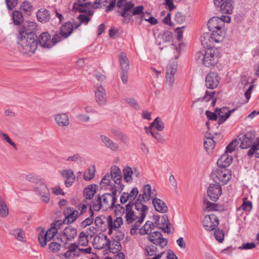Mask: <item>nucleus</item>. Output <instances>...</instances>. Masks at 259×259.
Returning a JSON list of instances; mask_svg holds the SVG:
<instances>
[{
  "mask_svg": "<svg viewBox=\"0 0 259 259\" xmlns=\"http://www.w3.org/2000/svg\"><path fill=\"white\" fill-rule=\"evenodd\" d=\"M121 182L122 175L120 169L116 165L112 166L110 174L105 175L100 183L102 188L108 186V189L112 193H106L101 196L98 195L96 196L91 206L94 211H98L101 209L106 210L115 208L117 193H121L124 187Z\"/></svg>",
  "mask_w": 259,
  "mask_h": 259,
  "instance_id": "nucleus-1",
  "label": "nucleus"
},
{
  "mask_svg": "<svg viewBox=\"0 0 259 259\" xmlns=\"http://www.w3.org/2000/svg\"><path fill=\"white\" fill-rule=\"evenodd\" d=\"M29 27L31 28L21 27L19 30V49L23 54L34 53L37 47V36L34 30L36 24L30 22Z\"/></svg>",
  "mask_w": 259,
  "mask_h": 259,
  "instance_id": "nucleus-2",
  "label": "nucleus"
},
{
  "mask_svg": "<svg viewBox=\"0 0 259 259\" xmlns=\"http://www.w3.org/2000/svg\"><path fill=\"white\" fill-rule=\"evenodd\" d=\"M157 196L156 190L154 189H151L149 184L145 185L143 189V193L138 196V199L134 202L136 210L140 211V218L139 220L133 225L131 229V233L134 235L143 222L146 214L148 213V208L144 203L148 202L150 199H152Z\"/></svg>",
  "mask_w": 259,
  "mask_h": 259,
  "instance_id": "nucleus-3",
  "label": "nucleus"
},
{
  "mask_svg": "<svg viewBox=\"0 0 259 259\" xmlns=\"http://www.w3.org/2000/svg\"><path fill=\"white\" fill-rule=\"evenodd\" d=\"M197 61L202 62L207 67H214L218 62L219 57V51L215 48H209L205 52L199 51L195 56Z\"/></svg>",
  "mask_w": 259,
  "mask_h": 259,
  "instance_id": "nucleus-4",
  "label": "nucleus"
},
{
  "mask_svg": "<svg viewBox=\"0 0 259 259\" xmlns=\"http://www.w3.org/2000/svg\"><path fill=\"white\" fill-rule=\"evenodd\" d=\"M135 206L134 202H129L126 205L125 208L121 206L119 204H116L115 206V212L116 215H122L125 213V222L127 224H133L134 222V224L139 220L140 218V211L135 212L133 210V207Z\"/></svg>",
  "mask_w": 259,
  "mask_h": 259,
  "instance_id": "nucleus-5",
  "label": "nucleus"
},
{
  "mask_svg": "<svg viewBox=\"0 0 259 259\" xmlns=\"http://www.w3.org/2000/svg\"><path fill=\"white\" fill-rule=\"evenodd\" d=\"M210 32H211L210 35L208 34H204L201 37V41L203 46H210V44H208V40L210 42L211 41L217 43L221 42L226 35V32L224 28L218 29V30H214V31Z\"/></svg>",
  "mask_w": 259,
  "mask_h": 259,
  "instance_id": "nucleus-6",
  "label": "nucleus"
},
{
  "mask_svg": "<svg viewBox=\"0 0 259 259\" xmlns=\"http://www.w3.org/2000/svg\"><path fill=\"white\" fill-rule=\"evenodd\" d=\"M211 177L216 184L225 185L231 179V171L226 168L219 167L212 171Z\"/></svg>",
  "mask_w": 259,
  "mask_h": 259,
  "instance_id": "nucleus-7",
  "label": "nucleus"
},
{
  "mask_svg": "<svg viewBox=\"0 0 259 259\" xmlns=\"http://www.w3.org/2000/svg\"><path fill=\"white\" fill-rule=\"evenodd\" d=\"M135 4L131 1L127 0H118L117 2V7L120 9V16L123 18V21L128 22L132 18L130 14Z\"/></svg>",
  "mask_w": 259,
  "mask_h": 259,
  "instance_id": "nucleus-8",
  "label": "nucleus"
},
{
  "mask_svg": "<svg viewBox=\"0 0 259 259\" xmlns=\"http://www.w3.org/2000/svg\"><path fill=\"white\" fill-rule=\"evenodd\" d=\"M77 235V230L71 226L66 227L63 231L58 233V240L63 245H66L73 240Z\"/></svg>",
  "mask_w": 259,
  "mask_h": 259,
  "instance_id": "nucleus-9",
  "label": "nucleus"
},
{
  "mask_svg": "<svg viewBox=\"0 0 259 259\" xmlns=\"http://www.w3.org/2000/svg\"><path fill=\"white\" fill-rule=\"evenodd\" d=\"M230 21L231 18L229 16L222 15L220 17H213L208 21V28L210 31L223 28L224 27V23H229Z\"/></svg>",
  "mask_w": 259,
  "mask_h": 259,
  "instance_id": "nucleus-10",
  "label": "nucleus"
},
{
  "mask_svg": "<svg viewBox=\"0 0 259 259\" xmlns=\"http://www.w3.org/2000/svg\"><path fill=\"white\" fill-rule=\"evenodd\" d=\"M34 191L38 195L41 200L46 203L50 201V192L46 184L43 182H39L37 185L34 186Z\"/></svg>",
  "mask_w": 259,
  "mask_h": 259,
  "instance_id": "nucleus-11",
  "label": "nucleus"
},
{
  "mask_svg": "<svg viewBox=\"0 0 259 259\" xmlns=\"http://www.w3.org/2000/svg\"><path fill=\"white\" fill-rule=\"evenodd\" d=\"M203 226L207 231L214 230L219 224V220L216 215L210 214L205 215L203 220Z\"/></svg>",
  "mask_w": 259,
  "mask_h": 259,
  "instance_id": "nucleus-12",
  "label": "nucleus"
},
{
  "mask_svg": "<svg viewBox=\"0 0 259 259\" xmlns=\"http://www.w3.org/2000/svg\"><path fill=\"white\" fill-rule=\"evenodd\" d=\"M57 233L56 229L51 227L46 232L44 230L41 231L38 236L40 246L45 247L47 244V242L51 241Z\"/></svg>",
  "mask_w": 259,
  "mask_h": 259,
  "instance_id": "nucleus-13",
  "label": "nucleus"
},
{
  "mask_svg": "<svg viewBox=\"0 0 259 259\" xmlns=\"http://www.w3.org/2000/svg\"><path fill=\"white\" fill-rule=\"evenodd\" d=\"M214 4L220 8L223 14H231L234 9L233 2L230 0H214Z\"/></svg>",
  "mask_w": 259,
  "mask_h": 259,
  "instance_id": "nucleus-14",
  "label": "nucleus"
},
{
  "mask_svg": "<svg viewBox=\"0 0 259 259\" xmlns=\"http://www.w3.org/2000/svg\"><path fill=\"white\" fill-rule=\"evenodd\" d=\"M148 239L154 244L159 245L162 248L165 247L167 244L166 239L162 237V234L159 231H154L151 233L148 236Z\"/></svg>",
  "mask_w": 259,
  "mask_h": 259,
  "instance_id": "nucleus-15",
  "label": "nucleus"
},
{
  "mask_svg": "<svg viewBox=\"0 0 259 259\" xmlns=\"http://www.w3.org/2000/svg\"><path fill=\"white\" fill-rule=\"evenodd\" d=\"M95 99L100 106H104L107 102L106 90L102 85H97L95 91Z\"/></svg>",
  "mask_w": 259,
  "mask_h": 259,
  "instance_id": "nucleus-16",
  "label": "nucleus"
},
{
  "mask_svg": "<svg viewBox=\"0 0 259 259\" xmlns=\"http://www.w3.org/2000/svg\"><path fill=\"white\" fill-rule=\"evenodd\" d=\"M220 83L218 74L214 72H209L205 78L206 87L210 89L216 88Z\"/></svg>",
  "mask_w": 259,
  "mask_h": 259,
  "instance_id": "nucleus-17",
  "label": "nucleus"
},
{
  "mask_svg": "<svg viewBox=\"0 0 259 259\" xmlns=\"http://www.w3.org/2000/svg\"><path fill=\"white\" fill-rule=\"evenodd\" d=\"M208 196L212 201H216L222 194L221 184H210L207 190Z\"/></svg>",
  "mask_w": 259,
  "mask_h": 259,
  "instance_id": "nucleus-18",
  "label": "nucleus"
},
{
  "mask_svg": "<svg viewBox=\"0 0 259 259\" xmlns=\"http://www.w3.org/2000/svg\"><path fill=\"white\" fill-rule=\"evenodd\" d=\"M236 109H233L229 110L226 107H223L221 108H216L215 110V112L219 115L218 124L219 125L224 123L230 116L231 114Z\"/></svg>",
  "mask_w": 259,
  "mask_h": 259,
  "instance_id": "nucleus-19",
  "label": "nucleus"
},
{
  "mask_svg": "<svg viewBox=\"0 0 259 259\" xmlns=\"http://www.w3.org/2000/svg\"><path fill=\"white\" fill-rule=\"evenodd\" d=\"M100 139L104 146L112 151L116 152L119 150V146L118 144L114 142L109 137L105 135H101Z\"/></svg>",
  "mask_w": 259,
  "mask_h": 259,
  "instance_id": "nucleus-20",
  "label": "nucleus"
},
{
  "mask_svg": "<svg viewBox=\"0 0 259 259\" xmlns=\"http://www.w3.org/2000/svg\"><path fill=\"white\" fill-rule=\"evenodd\" d=\"M255 135L253 132H248L245 134L241 140L240 147L241 149H247L254 144Z\"/></svg>",
  "mask_w": 259,
  "mask_h": 259,
  "instance_id": "nucleus-21",
  "label": "nucleus"
},
{
  "mask_svg": "<svg viewBox=\"0 0 259 259\" xmlns=\"http://www.w3.org/2000/svg\"><path fill=\"white\" fill-rule=\"evenodd\" d=\"M60 174L64 179L66 187H69L72 186L75 180V176L72 170L70 169L61 170Z\"/></svg>",
  "mask_w": 259,
  "mask_h": 259,
  "instance_id": "nucleus-22",
  "label": "nucleus"
},
{
  "mask_svg": "<svg viewBox=\"0 0 259 259\" xmlns=\"http://www.w3.org/2000/svg\"><path fill=\"white\" fill-rule=\"evenodd\" d=\"M108 233L111 234L113 230H117L123 224V220L121 217H117L114 221L111 215L108 216Z\"/></svg>",
  "mask_w": 259,
  "mask_h": 259,
  "instance_id": "nucleus-23",
  "label": "nucleus"
},
{
  "mask_svg": "<svg viewBox=\"0 0 259 259\" xmlns=\"http://www.w3.org/2000/svg\"><path fill=\"white\" fill-rule=\"evenodd\" d=\"M64 214L65 215V221L67 220V224H70L77 220L79 215V212L73 208L67 207L64 210Z\"/></svg>",
  "mask_w": 259,
  "mask_h": 259,
  "instance_id": "nucleus-24",
  "label": "nucleus"
},
{
  "mask_svg": "<svg viewBox=\"0 0 259 259\" xmlns=\"http://www.w3.org/2000/svg\"><path fill=\"white\" fill-rule=\"evenodd\" d=\"M37 45L39 44L41 47L47 48H51L53 47L52 41L50 34L48 32H42L39 36Z\"/></svg>",
  "mask_w": 259,
  "mask_h": 259,
  "instance_id": "nucleus-25",
  "label": "nucleus"
},
{
  "mask_svg": "<svg viewBox=\"0 0 259 259\" xmlns=\"http://www.w3.org/2000/svg\"><path fill=\"white\" fill-rule=\"evenodd\" d=\"M54 118L57 124L61 127L67 126L70 123L69 118L67 113L56 114L54 116Z\"/></svg>",
  "mask_w": 259,
  "mask_h": 259,
  "instance_id": "nucleus-26",
  "label": "nucleus"
},
{
  "mask_svg": "<svg viewBox=\"0 0 259 259\" xmlns=\"http://www.w3.org/2000/svg\"><path fill=\"white\" fill-rule=\"evenodd\" d=\"M37 20L42 23H45L49 21L51 19V13L46 9L41 8L36 13Z\"/></svg>",
  "mask_w": 259,
  "mask_h": 259,
  "instance_id": "nucleus-27",
  "label": "nucleus"
},
{
  "mask_svg": "<svg viewBox=\"0 0 259 259\" xmlns=\"http://www.w3.org/2000/svg\"><path fill=\"white\" fill-rule=\"evenodd\" d=\"M94 220L96 226L101 231H104L108 229V217L100 215L96 217Z\"/></svg>",
  "mask_w": 259,
  "mask_h": 259,
  "instance_id": "nucleus-28",
  "label": "nucleus"
},
{
  "mask_svg": "<svg viewBox=\"0 0 259 259\" xmlns=\"http://www.w3.org/2000/svg\"><path fill=\"white\" fill-rule=\"evenodd\" d=\"M152 204L155 210L160 213L166 212L168 210L167 206L164 202L163 200L156 198V196L154 197L152 200Z\"/></svg>",
  "mask_w": 259,
  "mask_h": 259,
  "instance_id": "nucleus-29",
  "label": "nucleus"
},
{
  "mask_svg": "<svg viewBox=\"0 0 259 259\" xmlns=\"http://www.w3.org/2000/svg\"><path fill=\"white\" fill-rule=\"evenodd\" d=\"M73 31L72 23L70 21L65 22L61 27L59 32L63 38H67Z\"/></svg>",
  "mask_w": 259,
  "mask_h": 259,
  "instance_id": "nucleus-30",
  "label": "nucleus"
},
{
  "mask_svg": "<svg viewBox=\"0 0 259 259\" xmlns=\"http://www.w3.org/2000/svg\"><path fill=\"white\" fill-rule=\"evenodd\" d=\"M232 157L229 153L225 152L218 160L217 164L219 167L226 168L232 163Z\"/></svg>",
  "mask_w": 259,
  "mask_h": 259,
  "instance_id": "nucleus-31",
  "label": "nucleus"
},
{
  "mask_svg": "<svg viewBox=\"0 0 259 259\" xmlns=\"http://www.w3.org/2000/svg\"><path fill=\"white\" fill-rule=\"evenodd\" d=\"M107 246L109 247L110 252L113 253H116L121 250V245L119 241L115 240L106 242Z\"/></svg>",
  "mask_w": 259,
  "mask_h": 259,
  "instance_id": "nucleus-32",
  "label": "nucleus"
},
{
  "mask_svg": "<svg viewBox=\"0 0 259 259\" xmlns=\"http://www.w3.org/2000/svg\"><path fill=\"white\" fill-rule=\"evenodd\" d=\"M96 187L95 184H92L85 187L83 190V195L86 199L90 200L96 193Z\"/></svg>",
  "mask_w": 259,
  "mask_h": 259,
  "instance_id": "nucleus-33",
  "label": "nucleus"
},
{
  "mask_svg": "<svg viewBox=\"0 0 259 259\" xmlns=\"http://www.w3.org/2000/svg\"><path fill=\"white\" fill-rule=\"evenodd\" d=\"M119 59L121 71L128 70L130 68V64L126 54L124 52L120 53Z\"/></svg>",
  "mask_w": 259,
  "mask_h": 259,
  "instance_id": "nucleus-34",
  "label": "nucleus"
},
{
  "mask_svg": "<svg viewBox=\"0 0 259 259\" xmlns=\"http://www.w3.org/2000/svg\"><path fill=\"white\" fill-rule=\"evenodd\" d=\"M110 132L115 137L121 141L122 142L125 143L128 141V138L126 135L123 133L121 131L116 128H111L110 130Z\"/></svg>",
  "mask_w": 259,
  "mask_h": 259,
  "instance_id": "nucleus-35",
  "label": "nucleus"
},
{
  "mask_svg": "<svg viewBox=\"0 0 259 259\" xmlns=\"http://www.w3.org/2000/svg\"><path fill=\"white\" fill-rule=\"evenodd\" d=\"M10 234L14 236L16 239L19 241H25V233L24 231L19 228L14 229L11 231Z\"/></svg>",
  "mask_w": 259,
  "mask_h": 259,
  "instance_id": "nucleus-36",
  "label": "nucleus"
},
{
  "mask_svg": "<svg viewBox=\"0 0 259 259\" xmlns=\"http://www.w3.org/2000/svg\"><path fill=\"white\" fill-rule=\"evenodd\" d=\"M154 228L153 223L151 221H148L142 228L140 229V234L142 235L145 234H150L152 230Z\"/></svg>",
  "mask_w": 259,
  "mask_h": 259,
  "instance_id": "nucleus-37",
  "label": "nucleus"
},
{
  "mask_svg": "<svg viewBox=\"0 0 259 259\" xmlns=\"http://www.w3.org/2000/svg\"><path fill=\"white\" fill-rule=\"evenodd\" d=\"M92 209H93V207H92V206H91L90 209V215L89 217L87 218L85 220H84L80 223L79 226L81 228H85L87 226H89L93 224L94 220V211L92 210Z\"/></svg>",
  "mask_w": 259,
  "mask_h": 259,
  "instance_id": "nucleus-38",
  "label": "nucleus"
},
{
  "mask_svg": "<svg viewBox=\"0 0 259 259\" xmlns=\"http://www.w3.org/2000/svg\"><path fill=\"white\" fill-rule=\"evenodd\" d=\"M215 137H206L204 140V146L207 152L212 150L215 146V142L214 140Z\"/></svg>",
  "mask_w": 259,
  "mask_h": 259,
  "instance_id": "nucleus-39",
  "label": "nucleus"
},
{
  "mask_svg": "<svg viewBox=\"0 0 259 259\" xmlns=\"http://www.w3.org/2000/svg\"><path fill=\"white\" fill-rule=\"evenodd\" d=\"M134 174L132 168L128 166H125L123 169V176L126 182H131L132 180L133 174Z\"/></svg>",
  "mask_w": 259,
  "mask_h": 259,
  "instance_id": "nucleus-40",
  "label": "nucleus"
},
{
  "mask_svg": "<svg viewBox=\"0 0 259 259\" xmlns=\"http://www.w3.org/2000/svg\"><path fill=\"white\" fill-rule=\"evenodd\" d=\"M13 20L16 25H20L23 22V16L21 12L15 11L13 13Z\"/></svg>",
  "mask_w": 259,
  "mask_h": 259,
  "instance_id": "nucleus-41",
  "label": "nucleus"
},
{
  "mask_svg": "<svg viewBox=\"0 0 259 259\" xmlns=\"http://www.w3.org/2000/svg\"><path fill=\"white\" fill-rule=\"evenodd\" d=\"M151 126L154 127L156 130L159 132L163 130L164 125L163 122L159 117L156 118L154 121L151 123Z\"/></svg>",
  "mask_w": 259,
  "mask_h": 259,
  "instance_id": "nucleus-42",
  "label": "nucleus"
},
{
  "mask_svg": "<svg viewBox=\"0 0 259 259\" xmlns=\"http://www.w3.org/2000/svg\"><path fill=\"white\" fill-rule=\"evenodd\" d=\"M78 241L79 245L82 246H87L89 243L88 235L84 232H80L79 235Z\"/></svg>",
  "mask_w": 259,
  "mask_h": 259,
  "instance_id": "nucleus-43",
  "label": "nucleus"
},
{
  "mask_svg": "<svg viewBox=\"0 0 259 259\" xmlns=\"http://www.w3.org/2000/svg\"><path fill=\"white\" fill-rule=\"evenodd\" d=\"M9 214L8 208L5 201L0 197V215L2 217H6Z\"/></svg>",
  "mask_w": 259,
  "mask_h": 259,
  "instance_id": "nucleus-44",
  "label": "nucleus"
},
{
  "mask_svg": "<svg viewBox=\"0 0 259 259\" xmlns=\"http://www.w3.org/2000/svg\"><path fill=\"white\" fill-rule=\"evenodd\" d=\"M177 70V63L176 59L171 60L167 66L166 73L175 74Z\"/></svg>",
  "mask_w": 259,
  "mask_h": 259,
  "instance_id": "nucleus-45",
  "label": "nucleus"
},
{
  "mask_svg": "<svg viewBox=\"0 0 259 259\" xmlns=\"http://www.w3.org/2000/svg\"><path fill=\"white\" fill-rule=\"evenodd\" d=\"M0 136L3 138V139L9 144L11 146H12L15 149H17V145L16 144L12 141V140L10 139L9 135L3 132H0Z\"/></svg>",
  "mask_w": 259,
  "mask_h": 259,
  "instance_id": "nucleus-46",
  "label": "nucleus"
},
{
  "mask_svg": "<svg viewBox=\"0 0 259 259\" xmlns=\"http://www.w3.org/2000/svg\"><path fill=\"white\" fill-rule=\"evenodd\" d=\"M214 236L217 240L222 243L224 240V232L220 229H215L214 232Z\"/></svg>",
  "mask_w": 259,
  "mask_h": 259,
  "instance_id": "nucleus-47",
  "label": "nucleus"
},
{
  "mask_svg": "<svg viewBox=\"0 0 259 259\" xmlns=\"http://www.w3.org/2000/svg\"><path fill=\"white\" fill-rule=\"evenodd\" d=\"M157 249L154 246L151 245L146 247L145 249V255L147 256H152L155 255Z\"/></svg>",
  "mask_w": 259,
  "mask_h": 259,
  "instance_id": "nucleus-48",
  "label": "nucleus"
},
{
  "mask_svg": "<svg viewBox=\"0 0 259 259\" xmlns=\"http://www.w3.org/2000/svg\"><path fill=\"white\" fill-rule=\"evenodd\" d=\"M237 145V141L236 140H233L226 147L225 152L227 153H231L234 151Z\"/></svg>",
  "mask_w": 259,
  "mask_h": 259,
  "instance_id": "nucleus-49",
  "label": "nucleus"
},
{
  "mask_svg": "<svg viewBox=\"0 0 259 259\" xmlns=\"http://www.w3.org/2000/svg\"><path fill=\"white\" fill-rule=\"evenodd\" d=\"M163 221H162V223L163 224V227L161 228L162 230L165 232L167 233H170V223L167 218V217L163 218Z\"/></svg>",
  "mask_w": 259,
  "mask_h": 259,
  "instance_id": "nucleus-50",
  "label": "nucleus"
},
{
  "mask_svg": "<svg viewBox=\"0 0 259 259\" xmlns=\"http://www.w3.org/2000/svg\"><path fill=\"white\" fill-rule=\"evenodd\" d=\"M61 247V245L58 242L53 241L49 245V248L53 252H56L59 251Z\"/></svg>",
  "mask_w": 259,
  "mask_h": 259,
  "instance_id": "nucleus-51",
  "label": "nucleus"
},
{
  "mask_svg": "<svg viewBox=\"0 0 259 259\" xmlns=\"http://www.w3.org/2000/svg\"><path fill=\"white\" fill-rule=\"evenodd\" d=\"M93 14V13L90 12V16H87L85 14H80L78 16V19L79 20V22L81 23V24L83 23L84 24H87L89 21L91 20V16Z\"/></svg>",
  "mask_w": 259,
  "mask_h": 259,
  "instance_id": "nucleus-52",
  "label": "nucleus"
},
{
  "mask_svg": "<svg viewBox=\"0 0 259 259\" xmlns=\"http://www.w3.org/2000/svg\"><path fill=\"white\" fill-rule=\"evenodd\" d=\"M31 8V5L29 2H24L21 6V9L27 14H30Z\"/></svg>",
  "mask_w": 259,
  "mask_h": 259,
  "instance_id": "nucleus-53",
  "label": "nucleus"
},
{
  "mask_svg": "<svg viewBox=\"0 0 259 259\" xmlns=\"http://www.w3.org/2000/svg\"><path fill=\"white\" fill-rule=\"evenodd\" d=\"M139 194V190L137 187H134L130 193H127V195L130 197V201L134 202L135 198L138 196Z\"/></svg>",
  "mask_w": 259,
  "mask_h": 259,
  "instance_id": "nucleus-54",
  "label": "nucleus"
},
{
  "mask_svg": "<svg viewBox=\"0 0 259 259\" xmlns=\"http://www.w3.org/2000/svg\"><path fill=\"white\" fill-rule=\"evenodd\" d=\"M214 94H215V92H214L206 91L205 95L203 98H199L198 99V100L199 101H201L208 102L211 99L213 98Z\"/></svg>",
  "mask_w": 259,
  "mask_h": 259,
  "instance_id": "nucleus-55",
  "label": "nucleus"
},
{
  "mask_svg": "<svg viewBox=\"0 0 259 259\" xmlns=\"http://www.w3.org/2000/svg\"><path fill=\"white\" fill-rule=\"evenodd\" d=\"M251 208L252 203L250 201H244L239 207V209L246 211H250Z\"/></svg>",
  "mask_w": 259,
  "mask_h": 259,
  "instance_id": "nucleus-56",
  "label": "nucleus"
},
{
  "mask_svg": "<svg viewBox=\"0 0 259 259\" xmlns=\"http://www.w3.org/2000/svg\"><path fill=\"white\" fill-rule=\"evenodd\" d=\"M174 73H166V83L169 86L171 87L175 81Z\"/></svg>",
  "mask_w": 259,
  "mask_h": 259,
  "instance_id": "nucleus-57",
  "label": "nucleus"
},
{
  "mask_svg": "<svg viewBox=\"0 0 259 259\" xmlns=\"http://www.w3.org/2000/svg\"><path fill=\"white\" fill-rule=\"evenodd\" d=\"M185 16L181 12H178L175 15V20L178 24L183 23L185 20Z\"/></svg>",
  "mask_w": 259,
  "mask_h": 259,
  "instance_id": "nucleus-58",
  "label": "nucleus"
},
{
  "mask_svg": "<svg viewBox=\"0 0 259 259\" xmlns=\"http://www.w3.org/2000/svg\"><path fill=\"white\" fill-rule=\"evenodd\" d=\"M95 176V169L90 168L88 171L84 173L83 178L86 181H89L92 179Z\"/></svg>",
  "mask_w": 259,
  "mask_h": 259,
  "instance_id": "nucleus-59",
  "label": "nucleus"
},
{
  "mask_svg": "<svg viewBox=\"0 0 259 259\" xmlns=\"http://www.w3.org/2000/svg\"><path fill=\"white\" fill-rule=\"evenodd\" d=\"M205 209L207 211L217 210L218 206L216 204L207 201L204 202Z\"/></svg>",
  "mask_w": 259,
  "mask_h": 259,
  "instance_id": "nucleus-60",
  "label": "nucleus"
},
{
  "mask_svg": "<svg viewBox=\"0 0 259 259\" xmlns=\"http://www.w3.org/2000/svg\"><path fill=\"white\" fill-rule=\"evenodd\" d=\"M144 7L143 6H139L133 8L132 11V16L139 15L143 13Z\"/></svg>",
  "mask_w": 259,
  "mask_h": 259,
  "instance_id": "nucleus-61",
  "label": "nucleus"
},
{
  "mask_svg": "<svg viewBox=\"0 0 259 259\" xmlns=\"http://www.w3.org/2000/svg\"><path fill=\"white\" fill-rule=\"evenodd\" d=\"M125 101L127 103L130 104L132 107H133L135 109H139V105H138L137 101L134 98H132V97L127 98L125 99Z\"/></svg>",
  "mask_w": 259,
  "mask_h": 259,
  "instance_id": "nucleus-62",
  "label": "nucleus"
},
{
  "mask_svg": "<svg viewBox=\"0 0 259 259\" xmlns=\"http://www.w3.org/2000/svg\"><path fill=\"white\" fill-rule=\"evenodd\" d=\"M151 136L158 143H162L164 141V139L162 135L160 133L156 132L155 130H154V132H151Z\"/></svg>",
  "mask_w": 259,
  "mask_h": 259,
  "instance_id": "nucleus-63",
  "label": "nucleus"
},
{
  "mask_svg": "<svg viewBox=\"0 0 259 259\" xmlns=\"http://www.w3.org/2000/svg\"><path fill=\"white\" fill-rule=\"evenodd\" d=\"M205 114L207 118L210 120L215 121L218 118L217 113V112H212L209 111H206Z\"/></svg>",
  "mask_w": 259,
  "mask_h": 259,
  "instance_id": "nucleus-64",
  "label": "nucleus"
}]
</instances>
